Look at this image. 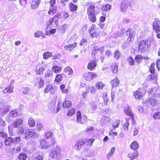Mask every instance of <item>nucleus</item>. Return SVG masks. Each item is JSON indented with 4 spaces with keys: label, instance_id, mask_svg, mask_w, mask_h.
I'll return each instance as SVG.
<instances>
[{
    "label": "nucleus",
    "instance_id": "6",
    "mask_svg": "<svg viewBox=\"0 0 160 160\" xmlns=\"http://www.w3.org/2000/svg\"><path fill=\"white\" fill-rule=\"evenodd\" d=\"M61 16V14L58 13L54 15L53 17L50 18L49 20L47 22V27H49L52 24L53 22L56 25H58L59 22L58 20Z\"/></svg>",
    "mask_w": 160,
    "mask_h": 160
},
{
    "label": "nucleus",
    "instance_id": "42",
    "mask_svg": "<svg viewBox=\"0 0 160 160\" xmlns=\"http://www.w3.org/2000/svg\"><path fill=\"white\" fill-rule=\"evenodd\" d=\"M128 7V4L126 2H122L121 5V10L122 12H125Z\"/></svg>",
    "mask_w": 160,
    "mask_h": 160
},
{
    "label": "nucleus",
    "instance_id": "23",
    "mask_svg": "<svg viewBox=\"0 0 160 160\" xmlns=\"http://www.w3.org/2000/svg\"><path fill=\"white\" fill-rule=\"evenodd\" d=\"M128 156L131 159V160H132L136 159L138 157V152L136 151L131 152L128 153Z\"/></svg>",
    "mask_w": 160,
    "mask_h": 160
},
{
    "label": "nucleus",
    "instance_id": "61",
    "mask_svg": "<svg viewBox=\"0 0 160 160\" xmlns=\"http://www.w3.org/2000/svg\"><path fill=\"white\" fill-rule=\"evenodd\" d=\"M22 93L24 94H27L29 92V89L28 87H24L22 88Z\"/></svg>",
    "mask_w": 160,
    "mask_h": 160
},
{
    "label": "nucleus",
    "instance_id": "25",
    "mask_svg": "<svg viewBox=\"0 0 160 160\" xmlns=\"http://www.w3.org/2000/svg\"><path fill=\"white\" fill-rule=\"evenodd\" d=\"M51 107H52V108H51V109L52 110H54V111L56 113H57L59 112V110H60L62 108V103L60 102H59L58 103L57 106V109L54 111L55 108V104H52L51 105Z\"/></svg>",
    "mask_w": 160,
    "mask_h": 160
},
{
    "label": "nucleus",
    "instance_id": "44",
    "mask_svg": "<svg viewBox=\"0 0 160 160\" xmlns=\"http://www.w3.org/2000/svg\"><path fill=\"white\" fill-rule=\"evenodd\" d=\"M63 73L57 74L55 76L54 82L59 83L61 82L62 78Z\"/></svg>",
    "mask_w": 160,
    "mask_h": 160
},
{
    "label": "nucleus",
    "instance_id": "1",
    "mask_svg": "<svg viewBox=\"0 0 160 160\" xmlns=\"http://www.w3.org/2000/svg\"><path fill=\"white\" fill-rule=\"evenodd\" d=\"M150 46V43L149 42L148 40H142L138 43V51L141 53L148 52L149 51Z\"/></svg>",
    "mask_w": 160,
    "mask_h": 160
},
{
    "label": "nucleus",
    "instance_id": "43",
    "mask_svg": "<svg viewBox=\"0 0 160 160\" xmlns=\"http://www.w3.org/2000/svg\"><path fill=\"white\" fill-rule=\"evenodd\" d=\"M111 68L113 73H116L118 72V66L116 63H112L111 65Z\"/></svg>",
    "mask_w": 160,
    "mask_h": 160
},
{
    "label": "nucleus",
    "instance_id": "26",
    "mask_svg": "<svg viewBox=\"0 0 160 160\" xmlns=\"http://www.w3.org/2000/svg\"><path fill=\"white\" fill-rule=\"evenodd\" d=\"M77 45L76 42H74L73 44L66 45L64 46L65 49L67 51H71L73 50Z\"/></svg>",
    "mask_w": 160,
    "mask_h": 160
},
{
    "label": "nucleus",
    "instance_id": "32",
    "mask_svg": "<svg viewBox=\"0 0 160 160\" xmlns=\"http://www.w3.org/2000/svg\"><path fill=\"white\" fill-rule=\"evenodd\" d=\"M28 124L29 127L33 128L35 126L36 122L35 120L32 118H30L28 120Z\"/></svg>",
    "mask_w": 160,
    "mask_h": 160
},
{
    "label": "nucleus",
    "instance_id": "63",
    "mask_svg": "<svg viewBox=\"0 0 160 160\" xmlns=\"http://www.w3.org/2000/svg\"><path fill=\"white\" fill-rule=\"evenodd\" d=\"M25 128L19 127L18 129V133L20 134H23L24 133Z\"/></svg>",
    "mask_w": 160,
    "mask_h": 160
},
{
    "label": "nucleus",
    "instance_id": "2",
    "mask_svg": "<svg viewBox=\"0 0 160 160\" xmlns=\"http://www.w3.org/2000/svg\"><path fill=\"white\" fill-rule=\"evenodd\" d=\"M23 120L22 118L17 119L12 124L9 125L8 127V128L10 135L11 136H14L13 132V127L15 128H18L23 124Z\"/></svg>",
    "mask_w": 160,
    "mask_h": 160
},
{
    "label": "nucleus",
    "instance_id": "20",
    "mask_svg": "<svg viewBox=\"0 0 160 160\" xmlns=\"http://www.w3.org/2000/svg\"><path fill=\"white\" fill-rule=\"evenodd\" d=\"M52 133L51 132H48L46 134V137L44 138L46 139H49V143L50 145H53L55 143L54 139L52 138Z\"/></svg>",
    "mask_w": 160,
    "mask_h": 160
},
{
    "label": "nucleus",
    "instance_id": "24",
    "mask_svg": "<svg viewBox=\"0 0 160 160\" xmlns=\"http://www.w3.org/2000/svg\"><path fill=\"white\" fill-rule=\"evenodd\" d=\"M68 8L69 10L72 12H74L78 9V6L74 4L72 2H71L68 4Z\"/></svg>",
    "mask_w": 160,
    "mask_h": 160
},
{
    "label": "nucleus",
    "instance_id": "51",
    "mask_svg": "<svg viewBox=\"0 0 160 160\" xmlns=\"http://www.w3.org/2000/svg\"><path fill=\"white\" fill-rule=\"evenodd\" d=\"M100 29L97 28L95 24H92L91 27L90 29L89 30V32L90 33L92 32H96L98 30H99Z\"/></svg>",
    "mask_w": 160,
    "mask_h": 160
},
{
    "label": "nucleus",
    "instance_id": "29",
    "mask_svg": "<svg viewBox=\"0 0 160 160\" xmlns=\"http://www.w3.org/2000/svg\"><path fill=\"white\" fill-rule=\"evenodd\" d=\"M72 105L71 101L68 100H64L62 103L63 107L65 108H70Z\"/></svg>",
    "mask_w": 160,
    "mask_h": 160
},
{
    "label": "nucleus",
    "instance_id": "3",
    "mask_svg": "<svg viewBox=\"0 0 160 160\" xmlns=\"http://www.w3.org/2000/svg\"><path fill=\"white\" fill-rule=\"evenodd\" d=\"M160 20L157 18L155 19V21L152 23V28L154 32L158 33L157 37L158 38L160 39Z\"/></svg>",
    "mask_w": 160,
    "mask_h": 160
},
{
    "label": "nucleus",
    "instance_id": "34",
    "mask_svg": "<svg viewBox=\"0 0 160 160\" xmlns=\"http://www.w3.org/2000/svg\"><path fill=\"white\" fill-rule=\"evenodd\" d=\"M34 36L35 37L38 38L40 37L43 38H44L45 37V34L41 31H38L36 32L34 34Z\"/></svg>",
    "mask_w": 160,
    "mask_h": 160
},
{
    "label": "nucleus",
    "instance_id": "46",
    "mask_svg": "<svg viewBox=\"0 0 160 160\" xmlns=\"http://www.w3.org/2000/svg\"><path fill=\"white\" fill-rule=\"evenodd\" d=\"M155 64L154 62L151 64L149 68V70L152 74H155Z\"/></svg>",
    "mask_w": 160,
    "mask_h": 160
},
{
    "label": "nucleus",
    "instance_id": "62",
    "mask_svg": "<svg viewBox=\"0 0 160 160\" xmlns=\"http://www.w3.org/2000/svg\"><path fill=\"white\" fill-rule=\"evenodd\" d=\"M8 134L4 132H0V137L3 138H6L8 137Z\"/></svg>",
    "mask_w": 160,
    "mask_h": 160
},
{
    "label": "nucleus",
    "instance_id": "54",
    "mask_svg": "<svg viewBox=\"0 0 160 160\" xmlns=\"http://www.w3.org/2000/svg\"><path fill=\"white\" fill-rule=\"evenodd\" d=\"M149 102H150V104L152 105V107L156 106L157 101L155 98H151L149 99Z\"/></svg>",
    "mask_w": 160,
    "mask_h": 160
},
{
    "label": "nucleus",
    "instance_id": "9",
    "mask_svg": "<svg viewBox=\"0 0 160 160\" xmlns=\"http://www.w3.org/2000/svg\"><path fill=\"white\" fill-rule=\"evenodd\" d=\"M86 5L88 7L87 11V14L95 13V8L97 7H95V3L92 2H88L86 3Z\"/></svg>",
    "mask_w": 160,
    "mask_h": 160
},
{
    "label": "nucleus",
    "instance_id": "16",
    "mask_svg": "<svg viewBox=\"0 0 160 160\" xmlns=\"http://www.w3.org/2000/svg\"><path fill=\"white\" fill-rule=\"evenodd\" d=\"M41 2V0H31L30 4L32 9H35L39 7Z\"/></svg>",
    "mask_w": 160,
    "mask_h": 160
},
{
    "label": "nucleus",
    "instance_id": "7",
    "mask_svg": "<svg viewBox=\"0 0 160 160\" xmlns=\"http://www.w3.org/2000/svg\"><path fill=\"white\" fill-rule=\"evenodd\" d=\"M146 93V92L141 88H139L134 92L133 96L137 100L142 99Z\"/></svg>",
    "mask_w": 160,
    "mask_h": 160
},
{
    "label": "nucleus",
    "instance_id": "55",
    "mask_svg": "<svg viewBox=\"0 0 160 160\" xmlns=\"http://www.w3.org/2000/svg\"><path fill=\"white\" fill-rule=\"evenodd\" d=\"M9 116L11 118H16L18 116V113L15 110L11 111L9 113Z\"/></svg>",
    "mask_w": 160,
    "mask_h": 160
},
{
    "label": "nucleus",
    "instance_id": "41",
    "mask_svg": "<svg viewBox=\"0 0 160 160\" xmlns=\"http://www.w3.org/2000/svg\"><path fill=\"white\" fill-rule=\"evenodd\" d=\"M21 149L20 146H18L16 148L14 147L12 149L11 152L12 154H15L19 152Z\"/></svg>",
    "mask_w": 160,
    "mask_h": 160
},
{
    "label": "nucleus",
    "instance_id": "8",
    "mask_svg": "<svg viewBox=\"0 0 160 160\" xmlns=\"http://www.w3.org/2000/svg\"><path fill=\"white\" fill-rule=\"evenodd\" d=\"M77 122L79 123L83 124L87 122L88 118L85 115L82 116L81 113L80 111H78L76 112Z\"/></svg>",
    "mask_w": 160,
    "mask_h": 160
},
{
    "label": "nucleus",
    "instance_id": "5",
    "mask_svg": "<svg viewBox=\"0 0 160 160\" xmlns=\"http://www.w3.org/2000/svg\"><path fill=\"white\" fill-rule=\"evenodd\" d=\"M46 65L43 62L38 63L36 67L35 70L36 74L37 75H40L42 74L44 71L46 69Z\"/></svg>",
    "mask_w": 160,
    "mask_h": 160
},
{
    "label": "nucleus",
    "instance_id": "57",
    "mask_svg": "<svg viewBox=\"0 0 160 160\" xmlns=\"http://www.w3.org/2000/svg\"><path fill=\"white\" fill-rule=\"evenodd\" d=\"M75 112V109L73 108H71L69 109L67 113V115L68 116H72Z\"/></svg>",
    "mask_w": 160,
    "mask_h": 160
},
{
    "label": "nucleus",
    "instance_id": "39",
    "mask_svg": "<svg viewBox=\"0 0 160 160\" xmlns=\"http://www.w3.org/2000/svg\"><path fill=\"white\" fill-rule=\"evenodd\" d=\"M116 149V148L115 147H112L110 151L109 152L107 155V158L108 159H109L110 157L113 155Z\"/></svg>",
    "mask_w": 160,
    "mask_h": 160
},
{
    "label": "nucleus",
    "instance_id": "35",
    "mask_svg": "<svg viewBox=\"0 0 160 160\" xmlns=\"http://www.w3.org/2000/svg\"><path fill=\"white\" fill-rule=\"evenodd\" d=\"M101 31L99 30L92 32L90 33L91 37L92 38H98L99 37Z\"/></svg>",
    "mask_w": 160,
    "mask_h": 160
},
{
    "label": "nucleus",
    "instance_id": "53",
    "mask_svg": "<svg viewBox=\"0 0 160 160\" xmlns=\"http://www.w3.org/2000/svg\"><path fill=\"white\" fill-rule=\"evenodd\" d=\"M153 119L155 120H160V112H155L152 116Z\"/></svg>",
    "mask_w": 160,
    "mask_h": 160
},
{
    "label": "nucleus",
    "instance_id": "21",
    "mask_svg": "<svg viewBox=\"0 0 160 160\" xmlns=\"http://www.w3.org/2000/svg\"><path fill=\"white\" fill-rule=\"evenodd\" d=\"M120 81L117 77L113 80H112L111 82L110 83L112 86V88H116L118 87Z\"/></svg>",
    "mask_w": 160,
    "mask_h": 160
},
{
    "label": "nucleus",
    "instance_id": "4",
    "mask_svg": "<svg viewBox=\"0 0 160 160\" xmlns=\"http://www.w3.org/2000/svg\"><path fill=\"white\" fill-rule=\"evenodd\" d=\"M21 141L20 137L12 138L11 137H7L4 140V144L6 146H9L12 143L15 142H20Z\"/></svg>",
    "mask_w": 160,
    "mask_h": 160
},
{
    "label": "nucleus",
    "instance_id": "38",
    "mask_svg": "<svg viewBox=\"0 0 160 160\" xmlns=\"http://www.w3.org/2000/svg\"><path fill=\"white\" fill-rule=\"evenodd\" d=\"M95 141V139L93 138H89L86 140V145L87 146L91 147L93 143Z\"/></svg>",
    "mask_w": 160,
    "mask_h": 160
},
{
    "label": "nucleus",
    "instance_id": "40",
    "mask_svg": "<svg viewBox=\"0 0 160 160\" xmlns=\"http://www.w3.org/2000/svg\"><path fill=\"white\" fill-rule=\"evenodd\" d=\"M13 88L10 86H8L7 88L3 90L2 92L4 94L10 93L13 92Z\"/></svg>",
    "mask_w": 160,
    "mask_h": 160
},
{
    "label": "nucleus",
    "instance_id": "47",
    "mask_svg": "<svg viewBox=\"0 0 160 160\" xmlns=\"http://www.w3.org/2000/svg\"><path fill=\"white\" fill-rule=\"evenodd\" d=\"M127 61L128 64L130 65L133 66L135 64V62L132 57L131 56L129 57L127 59Z\"/></svg>",
    "mask_w": 160,
    "mask_h": 160
},
{
    "label": "nucleus",
    "instance_id": "11",
    "mask_svg": "<svg viewBox=\"0 0 160 160\" xmlns=\"http://www.w3.org/2000/svg\"><path fill=\"white\" fill-rule=\"evenodd\" d=\"M97 76L96 73L90 72H85L83 75L84 79L88 81H91L96 78Z\"/></svg>",
    "mask_w": 160,
    "mask_h": 160
},
{
    "label": "nucleus",
    "instance_id": "37",
    "mask_svg": "<svg viewBox=\"0 0 160 160\" xmlns=\"http://www.w3.org/2000/svg\"><path fill=\"white\" fill-rule=\"evenodd\" d=\"M126 122H125L123 125V128L124 130H127L128 129V126L129 125V121L130 120V118H125Z\"/></svg>",
    "mask_w": 160,
    "mask_h": 160
},
{
    "label": "nucleus",
    "instance_id": "22",
    "mask_svg": "<svg viewBox=\"0 0 160 160\" xmlns=\"http://www.w3.org/2000/svg\"><path fill=\"white\" fill-rule=\"evenodd\" d=\"M38 81L35 83L36 85L39 88H41L44 86V81L42 77H38L37 78Z\"/></svg>",
    "mask_w": 160,
    "mask_h": 160
},
{
    "label": "nucleus",
    "instance_id": "15",
    "mask_svg": "<svg viewBox=\"0 0 160 160\" xmlns=\"http://www.w3.org/2000/svg\"><path fill=\"white\" fill-rule=\"evenodd\" d=\"M53 63L54 65L52 68V71L56 73H58L61 72L62 70V67L57 65L59 64V62L55 61L53 62Z\"/></svg>",
    "mask_w": 160,
    "mask_h": 160
},
{
    "label": "nucleus",
    "instance_id": "56",
    "mask_svg": "<svg viewBox=\"0 0 160 160\" xmlns=\"http://www.w3.org/2000/svg\"><path fill=\"white\" fill-rule=\"evenodd\" d=\"M66 86L64 84H62L60 86V88L62 93H67L68 92L67 89L65 88Z\"/></svg>",
    "mask_w": 160,
    "mask_h": 160
},
{
    "label": "nucleus",
    "instance_id": "59",
    "mask_svg": "<svg viewBox=\"0 0 160 160\" xmlns=\"http://www.w3.org/2000/svg\"><path fill=\"white\" fill-rule=\"evenodd\" d=\"M101 48H98L97 46H95L93 48V49L92 51V54L94 53V54H95L96 53H97V52L100 50H101ZM102 48H103V47H102Z\"/></svg>",
    "mask_w": 160,
    "mask_h": 160
},
{
    "label": "nucleus",
    "instance_id": "50",
    "mask_svg": "<svg viewBox=\"0 0 160 160\" xmlns=\"http://www.w3.org/2000/svg\"><path fill=\"white\" fill-rule=\"evenodd\" d=\"M64 71L68 74V75H71L73 73L72 69L69 67H67L64 70Z\"/></svg>",
    "mask_w": 160,
    "mask_h": 160
},
{
    "label": "nucleus",
    "instance_id": "45",
    "mask_svg": "<svg viewBox=\"0 0 160 160\" xmlns=\"http://www.w3.org/2000/svg\"><path fill=\"white\" fill-rule=\"evenodd\" d=\"M102 97L103 100L104 102L105 105H107L108 99L107 97V93L106 92H103L102 94Z\"/></svg>",
    "mask_w": 160,
    "mask_h": 160
},
{
    "label": "nucleus",
    "instance_id": "10",
    "mask_svg": "<svg viewBox=\"0 0 160 160\" xmlns=\"http://www.w3.org/2000/svg\"><path fill=\"white\" fill-rule=\"evenodd\" d=\"M124 112L126 115L130 118V119H131L133 123H135L134 115L130 107H126L124 109Z\"/></svg>",
    "mask_w": 160,
    "mask_h": 160
},
{
    "label": "nucleus",
    "instance_id": "58",
    "mask_svg": "<svg viewBox=\"0 0 160 160\" xmlns=\"http://www.w3.org/2000/svg\"><path fill=\"white\" fill-rule=\"evenodd\" d=\"M36 128L38 131H41L43 129V125L41 123H37L36 124Z\"/></svg>",
    "mask_w": 160,
    "mask_h": 160
},
{
    "label": "nucleus",
    "instance_id": "36",
    "mask_svg": "<svg viewBox=\"0 0 160 160\" xmlns=\"http://www.w3.org/2000/svg\"><path fill=\"white\" fill-rule=\"evenodd\" d=\"M105 86V84L102 81L97 82L95 85V87L98 90L102 89Z\"/></svg>",
    "mask_w": 160,
    "mask_h": 160
},
{
    "label": "nucleus",
    "instance_id": "13",
    "mask_svg": "<svg viewBox=\"0 0 160 160\" xmlns=\"http://www.w3.org/2000/svg\"><path fill=\"white\" fill-rule=\"evenodd\" d=\"M97 61L96 59L91 60L88 61L87 64V68L89 71H92L96 68L97 64Z\"/></svg>",
    "mask_w": 160,
    "mask_h": 160
},
{
    "label": "nucleus",
    "instance_id": "28",
    "mask_svg": "<svg viewBox=\"0 0 160 160\" xmlns=\"http://www.w3.org/2000/svg\"><path fill=\"white\" fill-rule=\"evenodd\" d=\"M58 9L56 7H53L50 8L48 11V14L49 15V17H50L53 16L56 13Z\"/></svg>",
    "mask_w": 160,
    "mask_h": 160
},
{
    "label": "nucleus",
    "instance_id": "14",
    "mask_svg": "<svg viewBox=\"0 0 160 160\" xmlns=\"http://www.w3.org/2000/svg\"><path fill=\"white\" fill-rule=\"evenodd\" d=\"M127 35L128 37L127 40L129 42H130L134 39L135 33L133 32L132 28H129L126 31Z\"/></svg>",
    "mask_w": 160,
    "mask_h": 160
},
{
    "label": "nucleus",
    "instance_id": "31",
    "mask_svg": "<svg viewBox=\"0 0 160 160\" xmlns=\"http://www.w3.org/2000/svg\"><path fill=\"white\" fill-rule=\"evenodd\" d=\"M111 8V6L109 4L102 5V10L104 12H108L110 11Z\"/></svg>",
    "mask_w": 160,
    "mask_h": 160
},
{
    "label": "nucleus",
    "instance_id": "49",
    "mask_svg": "<svg viewBox=\"0 0 160 160\" xmlns=\"http://www.w3.org/2000/svg\"><path fill=\"white\" fill-rule=\"evenodd\" d=\"M61 150L60 149L58 152H57L56 151H52L50 154L51 157L52 158H57V156L59 154Z\"/></svg>",
    "mask_w": 160,
    "mask_h": 160
},
{
    "label": "nucleus",
    "instance_id": "60",
    "mask_svg": "<svg viewBox=\"0 0 160 160\" xmlns=\"http://www.w3.org/2000/svg\"><path fill=\"white\" fill-rule=\"evenodd\" d=\"M120 121L119 120H116L114 121L112 124V127L114 128H118V127Z\"/></svg>",
    "mask_w": 160,
    "mask_h": 160
},
{
    "label": "nucleus",
    "instance_id": "48",
    "mask_svg": "<svg viewBox=\"0 0 160 160\" xmlns=\"http://www.w3.org/2000/svg\"><path fill=\"white\" fill-rule=\"evenodd\" d=\"M52 55V53L49 52H44L43 54V58L44 59H47L51 57Z\"/></svg>",
    "mask_w": 160,
    "mask_h": 160
},
{
    "label": "nucleus",
    "instance_id": "18",
    "mask_svg": "<svg viewBox=\"0 0 160 160\" xmlns=\"http://www.w3.org/2000/svg\"><path fill=\"white\" fill-rule=\"evenodd\" d=\"M146 79L148 81H151L152 83H155L157 80V74H151L148 76Z\"/></svg>",
    "mask_w": 160,
    "mask_h": 160
},
{
    "label": "nucleus",
    "instance_id": "17",
    "mask_svg": "<svg viewBox=\"0 0 160 160\" xmlns=\"http://www.w3.org/2000/svg\"><path fill=\"white\" fill-rule=\"evenodd\" d=\"M149 59L148 57H143L141 55H137L135 57L134 60L136 62L139 64L143 60H148Z\"/></svg>",
    "mask_w": 160,
    "mask_h": 160
},
{
    "label": "nucleus",
    "instance_id": "12",
    "mask_svg": "<svg viewBox=\"0 0 160 160\" xmlns=\"http://www.w3.org/2000/svg\"><path fill=\"white\" fill-rule=\"evenodd\" d=\"M36 135L34 129H28L25 132L24 138L28 139L32 138H34Z\"/></svg>",
    "mask_w": 160,
    "mask_h": 160
},
{
    "label": "nucleus",
    "instance_id": "52",
    "mask_svg": "<svg viewBox=\"0 0 160 160\" xmlns=\"http://www.w3.org/2000/svg\"><path fill=\"white\" fill-rule=\"evenodd\" d=\"M18 158L19 160H25L27 158V156L26 154L22 152L18 155Z\"/></svg>",
    "mask_w": 160,
    "mask_h": 160
},
{
    "label": "nucleus",
    "instance_id": "19",
    "mask_svg": "<svg viewBox=\"0 0 160 160\" xmlns=\"http://www.w3.org/2000/svg\"><path fill=\"white\" fill-rule=\"evenodd\" d=\"M86 141V139L85 138H82L78 141L75 145V146L76 147V149L78 150H80L82 146L85 144Z\"/></svg>",
    "mask_w": 160,
    "mask_h": 160
},
{
    "label": "nucleus",
    "instance_id": "27",
    "mask_svg": "<svg viewBox=\"0 0 160 160\" xmlns=\"http://www.w3.org/2000/svg\"><path fill=\"white\" fill-rule=\"evenodd\" d=\"M89 20L92 23L95 22L97 21V17L95 13L88 14Z\"/></svg>",
    "mask_w": 160,
    "mask_h": 160
},
{
    "label": "nucleus",
    "instance_id": "33",
    "mask_svg": "<svg viewBox=\"0 0 160 160\" xmlns=\"http://www.w3.org/2000/svg\"><path fill=\"white\" fill-rule=\"evenodd\" d=\"M54 90V88L50 85H48L44 89V92L45 93H48L49 92L52 93V90Z\"/></svg>",
    "mask_w": 160,
    "mask_h": 160
},
{
    "label": "nucleus",
    "instance_id": "64",
    "mask_svg": "<svg viewBox=\"0 0 160 160\" xmlns=\"http://www.w3.org/2000/svg\"><path fill=\"white\" fill-rule=\"evenodd\" d=\"M43 157L40 155H37L34 156L33 158V160H42Z\"/></svg>",
    "mask_w": 160,
    "mask_h": 160
},
{
    "label": "nucleus",
    "instance_id": "30",
    "mask_svg": "<svg viewBox=\"0 0 160 160\" xmlns=\"http://www.w3.org/2000/svg\"><path fill=\"white\" fill-rule=\"evenodd\" d=\"M130 147L131 149L136 150L139 148V144L137 141H133L131 144Z\"/></svg>",
    "mask_w": 160,
    "mask_h": 160
}]
</instances>
